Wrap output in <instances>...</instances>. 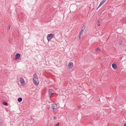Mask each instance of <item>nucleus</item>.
Segmentation results:
<instances>
[{"mask_svg": "<svg viewBox=\"0 0 126 126\" xmlns=\"http://www.w3.org/2000/svg\"><path fill=\"white\" fill-rule=\"evenodd\" d=\"M33 81L34 84L36 85H38L39 83L38 78L37 76H34L33 79Z\"/></svg>", "mask_w": 126, "mask_h": 126, "instance_id": "f257e3e1", "label": "nucleus"}, {"mask_svg": "<svg viewBox=\"0 0 126 126\" xmlns=\"http://www.w3.org/2000/svg\"><path fill=\"white\" fill-rule=\"evenodd\" d=\"M54 35V34L51 33L48 34L47 36V38L48 41H49L50 40Z\"/></svg>", "mask_w": 126, "mask_h": 126, "instance_id": "f03ea898", "label": "nucleus"}, {"mask_svg": "<svg viewBox=\"0 0 126 126\" xmlns=\"http://www.w3.org/2000/svg\"><path fill=\"white\" fill-rule=\"evenodd\" d=\"M57 105L56 104H53L52 105L51 108L54 112H55L57 110Z\"/></svg>", "mask_w": 126, "mask_h": 126, "instance_id": "7ed1b4c3", "label": "nucleus"}, {"mask_svg": "<svg viewBox=\"0 0 126 126\" xmlns=\"http://www.w3.org/2000/svg\"><path fill=\"white\" fill-rule=\"evenodd\" d=\"M48 95L50 97L53 94L55 93V92L52 89H50L48 91Z\"/></svg>", "mask_w": 126, "mask_h": 126, "instance_id": "20e7f679", "label": "nucleus"}, {"mask_svg": "<svg viewBox=\"0 0 126 126\" xmlns=\"http://www.w3.org/2000/svg\"><path fill=\"white\" fill-rule=\"evenodd\" d=\"M73 63L72 62H70L68 64L67 68L69 69H71L73 66Z\"/></svg>", "mask_w": 126, "mask_h": 126, "instance_id": "39448f33", "label": "nucleus"}, {"mask_svg": "<svg viewBox=\"0 0 126 126\" xmlns=\"http://www.w3.org/2000/svg\"><path fill=\"white\" fill-rule=\"evenodd\" d=\"M20 54L18 53H17L15 55V60L18 59L20 56Z\"/></svg>", "mask_w": 126, "mask_h": 126, "instance_id": "423d86ee", "label": "nucleus"}, {"mask_svg": "<svg viewBox=\"0 0 126 126\" xmlns=\"http://www.w3.org/2000/svg\"><path fill=\"white\" fill-rule=\"evenodd\" d=\"M107 0H103L102 1H101L99 4V7L97 8V9L99 7L107 1Z\"/></svg>", "mask_w": 126, "mask_h": 126, "instance_id": "0eeeda50", "label": "nucleus"}, {"mask_svg": "<svg viewBox=\"0 0 126 126\" xmlns=\"http://www.w3.org/2000/svg\"><path fill=\"white\" fill-rule=\"evenodd\" d=\"M20 81L22 85H24V80L22 79H21L20 80Z\"/></svg>", "mask_w": 126, "mask_h": 126, "instance_id": "6e6552de", "label": "nucleus"}, {"mask_svg": "<svg viewBox=\"0 0 126 126\" xmlns=\"http://www.w3.org/2000/svg\"><path fill=\"white\" fill-rule=\"evenodd\" d=\"M83 32L84 31L81 30L79 36V39H80L81 38V37L83 34Z\"/></svg>", "mask_w": 126, "mask_h": 126, "instance_id": "1a4fd4ad", "label": "nucleus"}, {"mask_svg": "<svg viewBox=\"0 0 126 126\" xmlns=\"http://www.w3.org/2000/svg\"><path fill=\"white\" fill-rule=\"evenodd\" d=\"M112 67L114 69H116L117 68V66L115 64H112Z\"/></svg>", "mask_w": 126, "mask_h": 126, "instance_id": "9d476101", "label": "nucleus"}, {"mask_svg": "<svg viewBox=\"0 0 126 126\" xmlns=\"http://www.w3.org/2000/svg\"><path fill=\"white\" fill-rule=\"evenodd\" d=\"M85 26L84 25H83L81 30L84 31L85 28Z\"/></svg>", "mask_w": 126, "mask_h": 126, "instance_id": "9b49d317", "label": "nucleus"}, {"mask_svg": "<svg viewBox=\"0 0 126 126\" xmlns=\"http://www.w3.org/2000/svg\"><path fill=\"white\" fill-rule=\"evenodd\" d=\"M22 99L21 97L19 98L18 99H17L18 101L19 102H21L22 101Z\"/></svg>", "mask_w": 126, "mask_h": 126, "instance_id": "f8f14e48", "label": "nucleus"}, {"mask_svg": "<svg viewBox=\"0 0 126 126\" xmlns=\"http://www.w3.org/2000/svg\"><path fill=\"white\" fill-rule=\"evenodd\" d=\"M96 50L98 52H100L101 50L99 48H97L96 49Z\"/></svg>", "mask_w": 126, "mask_h": 126, "instance_id": "ddd939ff", "label": "nucleus"}, {"mask_svg": "<svg viewBox=\"0 0 126 126\" xmlns=\"http://www.w3.org/2000/svg\"><path fill=\"white\" fill-rule=\"evenodd\" d=\"M96 32V36L98 35H99V31H96L95 32Z\"/></svg>", "mask_w": 126, "mask_h": 126, "instance_id": "4468645a", "label": "nucleus"}, {"mask_svg": "<svg viewBox=\"0 0 126 126\" xmlns=\"http://www.w3.org/2000/svg\"><path fill=\"white\" fill-rule=\"evenodd\" d=\"M3 105H5V106H7L8 105L7 103L5 102H3Z\"/></svg>", "mask_w": 126, "mask_h": 126, "instance_id": "2eb2a0df", "label": "nucleus"}, {"mask_svg": "<svg viewBox=\"0 0 126 126\" xmlns=\"http://www.w3.org/2000/svg\"><path fill=\"white\" fill-rule=\"evenodd\" d=\"M97 25L98 27L100 26V23L99 22H98V23L97 24Z\"/></svg>", "mask_w": 126, "mask_h": 126, "instance_id": "dca6fc26", "label": "nucleus"}, {"mask_svg": "<svg viewBox=\"0 0 126 126\" xmlns=\"http://www.w3.org/2000/svg\"><path fill=\"white\" fill-rule=\"evenodd\" d=\"M53 119L54 120H55L56 119V117L55 116H54L53 117Z\"/></svg>", "mask_w": 126, "mask_h": 126, "instance_id": "f3484780", "label": "nucleus"}, {"mask_svg": "<svg viewBox=\"0 0 126 126\" xmlns=\"http://www.w3.org/2000/svg\"><path fill=\"white\" fill-rule=\"evenodd\" d=\"M8 27H9V30H10V26H9Z\"/></svg>", "mask_w": 126, "mask_h": 126, "instance_id": "a211bd4d", "label": "nucleus"}, {"mask_svg": "<svg viewBox=\"0 0 126 126\" xmlns=\"http://www.w3.org/2000/svg\"><path fill=\"white\" fill-rule=\"evenodd\" d=\"M123 126H126V123H125V124Z\"/></svg>", "mask_w": 126, "mask_h": 126, "instance_id": "6ab92c4d", "label": "nucleus"}]
</instances>
